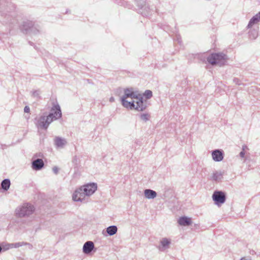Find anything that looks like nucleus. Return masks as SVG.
<instances>
[{"label":"nucleus","instance_id":"obj_26","mask_svg":"<svg viewBox=\"0 0 260 260\" xmlns=\"http://www.w3.org/2000/svg\"><path fill=\"white\" fill-rule=\"evenodd\" d=\"M149 115L148 114H142L140 116L141 119L145 121L148 120Z\"/></svg>","mask_w":260,"mask_h":260},{"label":"nucleus","instance_id":"obj_19","mask_svg":"<svg viewBox=\"0 0 260 260\" xmlns=\"http://www.w3.org/2000/svg\"><path fill=\"white\" fill-rule=\"evenodd\" d=\"M109 236H113L117 232V228L115 225H111L107 228L106 230Z\"/></svg>","mask_w":260,"mask_h":260},{"label":"nucleus","instance_id":"obj_25","mask_svg":"<svg viewBox=\"0 0 260 260\" xmlns=\"http://www.w3.org/2000/svg\"><path fill=\"white\" fill-rule=\"evenodd\" d=\"M143 95L147 99H150L152 96V92L150 90H146Z\"/></svg>","mask_w":260,"mask_h":260},{"label":"nucleus","instance_id":"obj_2","mask_svg":"<svg viewBox=\"0 0 260 260\" xmlns=\"http://www.w3.org/2000/svg\"><path fill=\"white\" fill-rule=\"evenodd\" d=\"M121 103L123 107L130 109H135L138 111H143L146 107V103H144L143 98L136 99V101L128 102L126 100L121 99Z\"/></svg>","mask_w":260,"mask_h":260},{"label":"nucleus","instance_id":"obj_32","mask_svg":"<svg viewBox=\"0 0 260 260\" xmlns=\"http://www.w3.org/2000/svg\"><path fill=\"white\" fill-rule=\"evenodd\" d=\"M114 101H115L114 98V97H113V96H111V97L110 98V99H109V101H110V102H114Z\"/></svg>","mask_w":260,"mask_h":260},{"label":"nucleus","instance_id":"obj_3","mask_svg":"<svg viewBox=\"0 0 260 260\" xmlns=\"http://www.w3.org/2000/svg\"><path fill=\"white\" fill-rule=\"evenodd\" d=\"M35 211V207L30 204L24 203L18 207L15 210V213L17 217L22 218L28 217Z\"/></svg>","mask_w":260,"mask_h":260},{"label":"nucleus","instance_id":"obj_6","mask_svg":"<svg viewBox=\"0 0 260 260\" xmlns=\"http://www.w3.org/2000/svg\"><path fill=\"white\" fill-rule=\"evenodd\" d=\"M212 199L215 205L221 206L226 200L225 193L222 191H215L212 194Z\"/></svg>","mask_w":260,"mask_h":260},{"label":"nucleus","instance_id":"obj_20","mask_svg":"<svg viewBox=\"0 0 260 260\" xmlns=\"http://www.w3.org/2000/svg\"><path fill=\"white\" fill-rule=\"evenodd\" d=\"M150 9L149 7L145 5L141 8V13L144 16H147L150 14Z\"/></svg>","mask_w":260,"mask_h":260},{"label":"nucleus","instance_id":"obj_12","mask_svg":"<svg viewBox=\"0 0 260 260\" xmlns=\"http://www.w3.org/2000/svg\"><path fill=\"white\" fill-rule=\"evenodd\" d=\"M33 27V23L31 21L27 20L24 21L21 26V29L23 31L27 33L28 31H31Z\"/></svg>","mask_w":260,"mask_h":260},{"label":"nucleus","instance_id":"obj_23","mask_svg":"<svg viewBox=\"0 0 260 260\" xmlns=\"http://www.w3.org/2000/svg\"><path fill=\"white\" fill-rule=\"evenodd\" d=\"M258 36V32L255 29L251 30L249 32V37L251 39H255Z\"/></svg>","mask_w":260,"mask_h":260},{"label":"nucleus","instance_id":"obj_29","mask_svg":"<svg viewBox=\"0 0 260 260\" xmlns=\"http://www.w3.org/2000/svg\"><path fill=\"white\" fill-rule=\"evenodd\" d=\"M52 171L55 174H57L58 173L59 169L57 167H54L52 169Z\"/></svg>","mask_w":260,"mask_h":260},{"label":"nucleus","instance_id":"obj_9","mask_svg":"<svg viewBox=\"0 0 260 260\" xmlns=\"http://www.w3.org/2000/svg\"><path fill=\"white\" fill-rule=\"evenodd\" d=\"M54 143L56 148H63L67 145V141L65 138L57 136L54 138Z\"/></svg>","mask_w":260,"mask_h":260},{"label":"nucleus","instance_id":"obj_4","mask_svg":"<svg viewBox=\"0 0 260 260\" xmlns=\"http://www.w3.org/2000/svg\"><path fill=\"white\" fill-rule=\"evenodd\" d=\"M209 63L212 65L222 66L226 59V56L223 53H212L207 58Z\"/></svg>","mask_w":260,"mask_h":260},{"label":"nucleus","instance_id":"obj_5","mask_svg":"<svg viewBox=\"0 0 260 260\" xmlns=\"http://www.w3.org/2000/svg\"><path fill=\"white\" fill-rule=\"evenodd\" d=\"M127 98L139 99L143 97L138 91H135L133 88H127L124 89V94L121 97L120 100H126Z\"/></svg>","mask_w":260,"mask_h":260},{"label":"nucleus","instance_id":"obj_17","mask_svg":"<svg viewBox=\"0 0 260 260\" xmlns=\"http://www.w3.org/2000/svg\"><path fill=\"white\" fill-rule=\"evenodd\" d=\"M260 21V12L253 16L249 21L247 27H251L254 24H256Z\"/></svg>","mask_w":260,"mask_h":260},{"label":"nucleus","instance_id":"obj_10","mask_svg":"<svg viewBox=\"0 0 260 260\" xmlns=\"http://www.w3.org/2000/svg\"><path fill=\"white\" fill-rule=\"evenodd\" d=\"M213 159L215 161H220L223 159V152L222 150L215 149L212 152Z\"/></svg>","mask_w":260,"mask_h":260},{"label":"nucleus","instance_id":"obj_1","mask_svg":"<svg viewBox=\"0 0 260 260\" xmlns=\"http://www.w3.org/2000/svg\"><path fill=\"white\" fill-rule=\"evenodd\" d=\"M61 115L59 105L58 104H54L51 108V112L48 115L45 113L36 119V126L38 128L46 130L53 121L61 118Z\"/></svg>","mask_w":260,"mask_h":260},{"label":"nucleus","instance_id":"obj_22","mask_svg":"<svg viewBox=\"0 0 260 260\" xmlns=\"http://www.w3.org/2000/svg\"><path fill=\"white\" fill-rule=\"evenodd\" d=\"M12 244L13 248H17L22 246L30 245L29 243L24 242H19L17 243H12Z\"/></svg>","mask_w":260,"mask_h":260},{"label":"nucleus","instance_id":"obj_30","mask_svg":"<svg viewBox=\"0 0 260 260\" xmlns=\"http://www.w3.org/2000/svg\"><path fill=\"white\" fill-rule=\"evenodd\" d=\"M29 111H30V109H29V107H28V106H25V107H24V112H25V113H28V112H29Z\"/></svg>","mask_w":260,"mask_h":260},{"label":"nucleus","instance_id":"obj_31","mask_svg":"<svg viewBox=\"0 0 260 260\" xmlns=\"http://www.w3.org/2000/svg\"><path fill=\"white\" fill-rule=\"evenodd\" d=\"M240 156L242 158H244L245 156V152L244 151H242L240 152Z\"/></svg>","mask_w":260,"mask_h":260},{"label":"nucleus","instance_id":"obj_13","mask_svg":"<svg viewBox=\"0 0 260 260\" xmlns=\"http://www.w3.org/2000/svg\"><path fill=\"white\" fill-rule=\"evenodd\" d=\"M44 166V163L42 159L37 158L32 162V168L35 170H40Z\"/></svg>","mask_w":260,"mask_h":260},{"label":"nucleus","instance_id":"obj_33","mask_svg":"<svg viewBox=\"0 0 260 260\" xmlns=\"http://www.w3.org/2000/svg\"><path fill=\"white\" fill-rule=\"evenodd\" d=\"M246 148H247V146L246 145H243L242 146V151H244L245 149Z\"/></svg>","mask_w":260,"mask_h":260},{"label":"nucleus","instance_id":"obj_11","mask_svg":"<svg viewBox=\"0 0 260 260\" xmlns=\"http://www.w3.org/2000/svg\"><path fill=\"white\" fill-rule=\"evenodd\" d=\"M94 247L92 241H87L84 243L83 246V252L86 254L90 253Z\"/></svg>","mask_w":260,"mask_h":260},{"label":"nucleus","instance_id":"obj_15","mask_svg":"<svg viewBox=\"0 0 260 260\" xmlns=\"http://www.w3.org/2000/svg\"><path fill=\"white\" fill-rule=\"evenodd\" d=\"M144 196L147 199H153L157 196L156 192L150 189H146L144 190Z\"/></svg>","mask_w":260,"mask_h":260},{"label":"nucleus","instance_id":"obj_21","mask_svg":"<svg viewBox=\"0 0 260 260\" xmlns=\"http://www.w3.org/2000/svg\"><path fill=\"white\" fill-rule=\"evenodd\" d=\"M10 180L9 179H5L1 183L2 188L4 190H8L10 186Z\"/></svg>","mask_w":260,"mask_h":260},{"label":"nucleus","instance_id":"obj_18","mask_svg":"<svg viewBox=\"0 0 260 260\" xmlns=\"http://www.w3.org/2000/svg\"><path fill=\"white\" fill-rule=\"evenodd\" d=\"M171 241L167 238H163L160 241V246L159 247V250L162 251L169 247Z\"/></svg>","mask_w":260,"mask_h":260},{"label":"nucleus","instance_id":"obj_16","mask_svg":"<svg viewBox=\"0 0 260 260\" xmlns=\"http://www.w3.org/2000/svg\"><path fill=\"white\" fill-rule=\"evenodd\" d=\"M223 173L221 171H214L212 176H211L210 179L215 181H220L221 180L223 177Z\"/></svg>","mask_w":260,"mask_h":260},{"label":"nucleus","instance_id":"obj_14","mask_svg":"<svg viewBox=\"0 0 260 260\" xmlns=\"http://www.w3.org/2000/svg\"><path fill=\"white\" fill-rule=\"evenodd\" d=\"M178 223L181 226H188L191 224V220L187 216H182L178 219Z\"/></svg>","mask_w":260,"mask_h":260},{"label":"nucleus","instance_id":"obj_28","mask_svg":"<svg viewBox=\"0 0 260 260\" xmlns=\"http://www.w3.org/2000/svg\"><path fill=\"white\" fill-rule=\"evenodd\" d=\"M233 82L234 83H235L236 84L239 85L242 84L240 80L239 79L236 78H235L233 79Z\"/></svg>","mask_w":260,"mask_h":260},{"label":"nucleus","instance_id":"obj_34","mask_svg":"<svg viewBox=\"0 0 260 260\" xmlns=\"http://www.w3.org/2000/svg\"><path fill=\"white\" fill-rule=\"evenodd\" d=\"M3 251V249H2V247L1 246V245H0V253Z\"/></svg>","mask_w":260,"mask_h":260},{"label":"nucleus","instance_id":"obj_7","mask_svg":"<svg viewBox=\"0 0 260 260\" xmlns=\"http://www.w3.org/2000/svg\"><path fill=\"white\" fill-rule=\"evenodd\" d=\"M81 187L87 196H90L96 190L98 186L96 183H91L85 184Z\"/></svg>","mask_w":260,"mask_h":260},{"label":"nucleus","instance_id":"obj_24","mask_svg":"<svg viewBox=\"0 0 260 260\" xmlns=\"http://www.w3.org/2000/svg\"><path fill=\"white\" fill-rule=\"evenodd\" d=\"M2 249H3V251H5L6 250H8L10 249H12V243H7V244H2Z\"/></svg>","mask_w":260,"mask_h":260},{"label":"nucleus","instance_id":"obj_27","mask_svg":"<svg viewBox=\"0 0 260 260\" xmlns=\"http://www.w3.org/2000/svg\"><path fill=\"white\" fill-rule=\"evenodd\" d=\"M40 94V91L39 90H35V91H34L32 92V96H34V97H39V95Z\"/></svg>","mask_w":260,"mask_h":260},{"label":"nucleus","instance_id":"obj_8","mask_svg":"<svg viewBox=\"0 0 260 260\" xmlns=\"http://www.w3.org/2000/svg\"><path fill=\"white\" fill-rule=\"evenodd\" d=\"M87 196L81 187L76 189L74 192L72 198L75 202H83Z\"/></svg>","mask_w":260,"mask_h":260},{"label":"nucleus","instance_id":"obj_35","mask_svg":"<svg viewBox=\"0 0 260 260\" xmlns=\"http://www.w3.org/2000/svg\"><path fill=\"white\" fill-rule=\"evenodd\" d=\"M241 260H247V259H246L244 257H243L241 259Z\"/></svg>","mask_w":260,"mask_h":260}]
</instances>
